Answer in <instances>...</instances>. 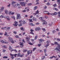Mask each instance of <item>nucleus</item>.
Returning a JSON list of instances; mask_svg holds the SVG:
<instances>
[{
	"instance_id": "obj_1",
	"label": "nucleus",
	"mask_w": 60,
	"mask_h": 60,
	"mask_svg": "<svg viewBox=\"0 0 60 60\" xmlns=\"http://www.w3.org/2000/svg\"><path fill=\"white\" fill-rule=\"evenodd\" d=\"M8 38L9 40L8 41L9 42H11V43H14V41L12 40V39L11 38H10V37H9Z\"/></svg>"
},
{
	"instance_id": "obj_2",
	"label": "nucleus",
	"mask_w": 60,
	"mask_h": 60,
	"mask_svg": "<svg viewBox=\"0 0 60 60\" xmlns=\"http://www.w3.org/2000/svg\"><path fill=\"white\" fill-rule=\"evenodd\" d=\"M20 4L22 6H25L26 5L25 4V3L24 2H20Z\"/></svg>"
},
{
	"instance_id": "obj_3",
	"label": "nucleus",
	"mask_w": 60,
	"mask_h": 60,
	"mask_svg": "<svg viewBox=\"0 0 60 60\" xmlns=\"http://www.w3.org/2000/svg\"><path fill=\"white\" fill-rule=\"evenodd\" d=\"M19 44H20V47L21 48H23V46H24V45H23V42H20L19 43Z\"/></svg>"
},
{
	"instance_id": "obj_4",
	"label": "nucleus",
	"mask_w": 60,
	"mask_h": 60,
	"mask_svg": "<svg viewBox=\"0 0 60 60\" xmlns=\"http://www.w3.org/2000/svg\"><path fill=\"white\" fill-rule=\"evenodd\" d=\"M54 43L56 45H57L58 46V48H59L60 49V45L59 44H58L57 42H55Z\"/></svg>"
},
{
	"instance_id": "obj_5",
	"label": "nucleus",
	"mask_w": 60,
	"mask_h": 60,
	"mask_svg": "<svg viewBox=\"0 0 60 60\" xmlns=\"http://www.w3.org/2000/svg\"><path fill=\"white\" fill-rule=\"evenodd\" d=\"M18 23L17 22L15 21V24H13V25L15 26H18Z\"/></svg>"
},
{
	"instance_id": "obj_6",
	"label": "nucleus",
	"mask_w": 60,
	"mask_h": 60,
	"mask_svg": "<svg viewBox=\"0 0 60 60\" xmlns=\"http://www.w3.org/2000/svg\"><path fill=\"white\" fill-rule=\"evenodd\" d=\"M20 18H21V16H20V14H18L17 15V19H20Z\"/></svg>"
},
{
	"instance_id": "obj_7",
	"label": "nucleus",
	"mask_w": 60,
	"mask_h": 60,
	"mask_svg": "<svg viewBox=\"0 0 60 60\" xmlns=\"http://www.w3.org/2000/svg\"><path fill=\"white\" fill-rule=\"evenodd\" d=\"M60 49L59 48L58 49L56 47L55 49V50H58V51H59V53H60Z\"/></svg>"
},
{
	"instance_id": "obj_8",
	"label": "nucleus",
	"mask_w": 60,
	"mask_h": 60,
	"mask_svg": "<svg viewBox=\"0 0 60 60\" xmlns=\"http://www.w3.org/2000/svg\"><path fill=\"white\" fill-rule=\"evenodd\" d=\"M41 21L43 22V25H46V24H47V22L46 21L45 22L44 20H42Z\"/></svg>"
},
{
	"instance_id": "obj_9",
	"label": "nucleus",
	"mask_w": 60,
	"mask_h": 60,
	"mask_svg": "<svg viewBox=\"0 0 60 60\" xmlns=\"http://www.w3.org/2000/svg\"><path fill=\"white\" fill-rule=\"evenodd\" d=\"M10 55L11 56V58L12 59L14 58V57L13 56H14V54H12L11 53L10 54Z\"/></svg>"
},
{
	"instance_id": "obj_10",
	"label": "nucleus",
	"mask_w": 60,
	"mask_h": 60,
	"mask_svg": "<svg viewBox=\"0 0 60 60\" xmlns=\"http://www.w3.org/2000/svg\"><path fill=\"white\" fill-rule=\"evenodd\" d=\"M4 9V7H2L1 8V9L0 10V13H1L2 11H3Z\"/></svg>"
},
{
	"instance_id": "obj_11",
	"label": "nucleus",
	"mask_w": 60,
	"mask_h": 60,
	"mask_svg": "<svg viewBox=\"0 0 60 60\" xmlns=\"http://www.w3.org/2000/svg\"><path fill=\"white\" fill-rule=\"evenodd\" d=\"M39 41V43H41V42H42V41H43L44 40L43 39H38Z\"/></svg>"
},
{
	"instance_id": "obj_12",
	"label": "nucleus",
	"mask_w": 60,
	"mask_h": 60,
	"mask_svg": "<svg viewBox=\"0 0 60 60\" xmlns=\"http://www.w3.org/2000/svg\"><path fill=\"white\" fill-rule=\"evenodd\" d=\"M21 55L20 53L19 52L18 54H17V57H20V55Z\"/></svg>"
},
{
	"instance_id": "obj_13",
	"label": "nucleus",
	"mask_w": 60,
	"mask_h": 60,
	"mask_svg": "<svg viewBox=\"0 0 60 60\" xmlns=\"http://www.w3.org/2000/svg\"><path fill=\"white\" fill-rule=\"evenodd\" d=\"M9 13L10 14H11V15H13L14 14V13H13L11 11H9Z\"/></svg>"
},
{
	"instance_id": "obj_14",
	"label": "nucleus",
	"mask_w": 60,
	"mask_h": 60,
	"mask_svg": "<svg viewBox=\"0 0 60 60\" xmlns=\"http://www.w3.org/2000/svg\"><path fill=\"white\" fill-rule=\"evenodd\" d=\"M57 13L56 12H55L54 14H51V15H57Z\"/></svg>"
},
{
	"instance_id": "obj_15",
	"label": "nucleus",
	"mask_w": 60,
	"mask_h": 60,
	"mask_svg": "<svg viewBox=\"0 0 60 60\" xmlns=\"http://www.w3.org/2000/svg\"><path fill=\"white\" fill-rule=\"evenodd\" d=\"M33 21H36L37 20V19H36L34 17L33 18Z\"/></svg>"
},
{
	"instance_id": "obj_16",
	"label": "nucleus",
	"mask_w": 60,
	"mask_h": 60,
	"mask_svg": "<svg viewBox=\"0 0 60 60\" xmlns=\"http://www.w3.org/2000/svg\"><path fill=\"white\" fill-rule=\"evenodd\" d=\"M5 18H6L7 20H10V19H9V16H6Z\"/></svg>"
},
{
	"instance_id": "obj_17",
	"label": "nucleus",
	"mask_w": 60,
	"mask_h": 60,
	"mask_svg": "<svg viewBox=\"0 0 60 60\" xmlns=\"http://www.w3.org/2000/svg\"><path fill=\"white\" fill-rule=\"evenodd\" d=\"M49 44L47 43V44L45 46V47H46V49H47V47H48V46H49Z\"/></svg>"
},
{
	"instance_id": "obj_18",
	"label": "nucleus",
	"mask_w": 60,
	"mask_h": 60,
	"mask_svg": "<svg viewBox=\"0 0 60 60\" xmlns=\"http://www.w3.org/2000/svg\"><path fill=\"white\" fill-rule=\"evenodd\" d=\"M7 28V27L5 26L4 27H2L1 28V29H3V30H5V28Z\"/></svg>"
},
{
	"instance_id": "obj_19",
	"label": "nucleus",
	"mask_w": 60,
	"mask_h": 60,
	"mask_svg": "<svg viewBox=\"0 0 60 60\" xmlns=\"http://www.w3.org/2000/svg\"><path fill=\"white\" fill-rule=\"evenodd\" d=\"M11 18H12L13 19H15V17L14 16H12L11 17Z\"/></svg>"
},
{
	"instance_id": "obj_20",
	"label": "nucleus",
	"mask_w": 60,
	"mask_h": 60,
	"mask_svg": "<svg viewBox=\"0 0 60 60\" xmlns=\"http://www.w3.org/2000/svg\"><path fill=\"white\" fill-rule=\"evenodd\" d=\"M21 23L23 24H26V22H25V21H23Z\"/></svg>"
},
{
	"instance_id": "obj_21",
	"label": "nucleus",
	"mask_w": 60,
	"mask_h": 60,
	"mask_svg": "<svg viewBox=\"0 0 60 60\" xmlns=\"http://www.w3.org/2000/svg\"><path fill=\"white\" fill-rule=\"evenodd\" d=\"M45 58V56H42V57L41 60H43V59H44Z\"/></svg>"
},
{
	"instance_id": "obj_22",
	"label": "nucleus",
	"mask_w": 60,
	"mask_h": 60,
	"mask_svg": "<svg viewBox=\"0 0 60 60\" xmlns=\"http://www.w3.org/2000/svg\"><path fill=\"white\" fill-rule=\"evenodd\" d=\"M49 12L46 11V14H47L48 15H49Z\"/></svg>"
},
{
	"instance_id": "obj_23",
	"label": "nucleus",
	"mask_w": 60,
	"mask_h": 60,
	"mask_svg": "<svg viewBox=\"0 0 60 60\" xmlns=\"http://www.w3.org/2000/svg\"><path fill=\"white\" fill-rule=\"evenodd\" d=\"M12 49V48H11V46H9V50H11Z\"/></svg>"
},
{
	"instance_id": "obj_24",
	"label": "nucleus",
	"mask_w": 60,
	"mask_h": 60,
	"mask_svg": "<svg viewBox=\"0 0 60 60\" xmlns=\"http://www.w3.org/2000/svg\"><path fill=\"white\" fill-rule=\"evenodd\" d=\"M0 18H5V17L3 15H1L0 16Z\"/></svg>"
},
{
	"instance_id": "obj_25",
	"label": "nucleus",
	"mask_w": 60,
	"mask_h": 60,
	"mask_svg": "<svg viewBox=\"0 0 60 60\" xmlns=\"http://www.w3.org/2000/svg\"><path fill=\"white\" fill-rule=\"evenodd\" d=\"M50 42V40H48L46 42V43H49Z\"/></svg>"
},
{
	"instance_id": "obj_26",
	"label": "nucleus",
	"mask_w": 60,
	"mask_h": 60,
	"mask_svg": "<svg viewBox=\"0 0 60 60\" xmlns=\"http://www.w3.org/2000/svg\"><path fill=\"white\" fill-rule=\"evenodd\" d=\"M36 14H39V11H38V10H37L36 11Z\"/></svg>"
},
{
	"instance_id": "obj_27",
	"label": "nucleus",
	"mask_w": 60,
	"mask_h": 60,
	"mask_svg": "<svg viewBox=\"0 0 60 60\" xmlns=\"http://www.w3.org/2000/svg\"><path fill=\"white\" fill-rule=\"evenodd\" d=\"M15 3H16V2H12L11 5H13L14 4H15Z\"/></svg>"
},
{
	"instance_id": "obj_28",
	"label": "nucleus",
	"mask_w": 60,
	"mask_h": 60,
	"mask_svg": "<svg viewBox=\"0 0 60 60\" xmlns=\"http://www.w3.org/2000/svg\"><path fill=\"white\" fill-rule=\"evenodd\" d=\"M40 44H38V46L39 47H40L41 46V43H40Z\"/></svg>"
},
{
	"instance_id": "obj_29",
	"label": "nucleus",
	"mask_w": 60,
	"mask_h": 60,
	"mask_svg": "<svg viewBox=\"0 0 60 60\" xmlns=\"http://www.w3.org/2000/svg\"><path fill=\"white\" fill-rule=\"evenodd\" d=\"M32 3H29L27 5V6H31L32 5Z\"/></svg>"
},
{
	"instance_id": "obj_30",
	"label": "nucleus",
	"mask_w": 60,
	"mask_h": 60,
	"mask_svg": "<svg viewBox=\"0 0 60 60\" xmlns=\"http://www.w3.org/2000/svg\"><path fill=\"white\" fill-rule=\"evenodd\" d=\"M37 8V7L35 6L34 8V10H35Z\"/></svg>"
},
{
	"instance_id": "obj_31",
	"label": "nucleus",
	"mask_w": 60,
	"mask_h": 60,
	"mask_svg": "<svg viewBox=\"0 0 60 60\" xmlns=\"http://www.w3.org/2000/svg\"><path fill=\"white\" fill-rule=\"evenodd\" d=\"M5 13L6 14H7V13H8V11L7 10H6L5 11Z\"/></svg>"
},
{
	"instance_id": "obj_32",
	"label": "nucleus",
	"mask_w": 60,
	"mask_h": 60,
	"mask_svg": "<svg viewBox=\"0 0 60 60\" xmlns=\"http://www.w3.org/2000/svg\"><path fill=\"white\" fill-rule=\"evenodd\" d=\"M28 20L30 22H32V19H29Z\"/></svg>"
},
{
	"instance_id": "obj_33",
	"label": "nucleus",
	"mask_w": 60,
	"mask_h": 60,
	"mask_svg": "<svg viewBox=\"0 0 60 60\" xmlns=\"http://www.w3.org/2000/svg\"><path fill=\"white\" fill-rule=\"evenodd\" d=\"M10 29V27H8V28H7V29H6V30H8Z\"/></svg>"
},
{
	"instance_id": "obj_34",
	"label": "nucleus",
	"mask_w": 60,
	"mask_h": 60,
	"mask_svg": "<svg viewBox=\"0 0 60 60\" xmlns=\"http://www.w3.org/2000/svg\"><path fill=\"white\" fill-rule=\"evenodd\" d=\"M0 42H2V43H4V41L2 40H0Z\"/></svg>"
},
{
	"instance_id": "obj_35",
	"label": "nucleus",
	"mask_w": 60,
	"mask_h": 60,
	"mask_svg": "<svg viewBox=\"0 0 60 60\" xmlns=\"http://www.w3.org/2000/svg\"><path fill=\"white\" fill-rule=\"evenodd\" d=\"M29 54L30 53V51H28L27 52V54L28 55H29Z\"/></svg>"
},
{
	"instance_id": "obj_36",
	"label": "nucleus",
	"mask_w": 60,
	"mask_h": 60,
	"mask_svg": "<svg viewBox=\"0 0 60 60\" xmlns=\"http://www.w3.org/2000/svg\"><path fill=\"white\" fill-rule=\"evenodd\" d=\"M22 25V23H20V24L18 25L19 26H21Z\"/></svg>"
},
{
	"instance_id": "obj_37",
	"label": "nucleus",
	"mask_w": 60,
	"mask_h": 60,
	"mask_svg": "<svg viewBox=\"0 0 60 60\" xmlns=\"http://www.w3.org/2000/svg\"><path fill=\"white\" fill-rule=\"evenodd\" d=\"M39 19L40 20H42V19H43V18L42 17H41L39 18Z\"/></svg>"
},
{
	"instance_id": "obj_38",
	"label": "nucleus",
	"mask_w": 60,
	"mask_h": 60,
	"mask_svg": "<svg viewBox=\"0 0 60 60\" xmlns=\"http://www.w3.org/2000/svg\"><path fill=\"white\" fill-rule=\"evenodd\" d=\"M36 49V48H33V51H34Z\"/></svg>"
},
{
	"instance_id": "obj_39",
	"label": "nucleus",
	"mask_w": 60,
	"mask_h": 60,
	"mask_svg": "<svg viewBox=\"0 0 60 60\" xmlns=\"http://www.w3.org/2000/svg\"><path fill=\"white\" fill-rule=\"evenodd\" d=\"M7 35V33L6 32H5L4 34V36H6V35Z\"/></svg>"
},
{
	"instance_id": "obj_40",
	"label": "nucleus",
	"mask_w": 60,
	"mask_h": 60,
	"mask_svg": "<svg viewBox=\"0 0 60 60\" xmlns=\"http://www.w3.org/2000/svg\"><path fill=\"white\" fill-rule=\"evenodd\" d=\"M23 56H24V54H22V55H21V54L20 55V57H23Z\"/></svg>"
},
{
	"instance_id": "obj_41",
	"label": "nucleus",
	"mask_w": 60,
	"mask_h": 60,
	"mask_svg": "<svg viewBox=\"0 0 60 60\" xmlns=\"http://www.w3.org/2000/svg\"><path fill=\"white\" fill-rule=\"evenodd\" d=\"M3 48H5V49H6V48H7L6 45H4V46H3Z\"/></svg>"
},
{
	"instance_id": "obj_42",
	"label": "nucleus",
	"mask_w": 60,
	"mask_h": 60,
	"mask_svg": "<svg viewBox=\"0 0 60 60\" xmlns=\"http://www.w3.org/2000/svg\"><path fill=\"white\" fill-rule=\"evenodd\" d=\"M42 30L43 31V32H45V29L44 28H42Z\"/></svg>"
},
{
	"instance_id": "obj_43",
	"label": "nucleus",
	"mask_w": 60,
	"mask_h": 60,
	"mask_svg": "<svg viewBox=\"0 0 60 60\" xmlns=\"http://www.w3.org/2000/svg\"><path fill=\"white\" fill-rule=\"evenodd\" d=\"M26 51H27V50H24L23 51V52L25 53L26 52Z\"/></svg>"
},
{
	"instance_id": "obj_44",
	"label": "nucleus",
	"mask_w": 60,
	"mask_h": 60,
	"mask_svg": "<svg viewBox=\"0 0 60 60\" xmlns=\"http://www.w3.org/2000/svg\"><path fill=\"white\" fill-rule=\"evenodd\" d=\"M37 38H38V35L36 36L35 38V40H36V39H37Z\"/></svg>"
},
{
	"instance_id": "obj_45",
	"label": "nucleus",
	"mask_w": 60,
	"mask_h": 60,
	"mask_svg": "<svg viewBox=\"0 0 60 60\" xmlns=\"http://www.w3.org/2000/svg\"><path fill=\"white\" fill-rule=\"evenodd\" d=\"M31 25L32 26H34V24H33V23H30V25Z\"/></svg>"
},
{
	"instance_id": "obj_46",
	"label": "nucleus",
	"mask_w": 60,
	"mask_h": 60,
	"mask_svg": "<svg viewBox=\"0 0 60 60\" xmlns=\"http://www.w3.org/2000/svg\"><path fill=\"white\" fill-rule=\"evenodd\" d=\"M38 27H37L35 29V31H37V30H38Z\"/></svg>"
},
{
	"instance_id": "obj_47",
	"label": "nucleus",
	"mask_w": 60,
	"mask_h": 60,
	"mask_svg": "<svg viewBox=\"0 0 60 60\" xmlns=\"http://www.w3.org/2000/svg\"><path fill=\"white\" fill-rule=\"evenodd\" d=\"M30 34H34V33H33V32H30Z\"/></svg>"
},
{
	"instance_id": "obj_48",
	"label": "nucleus",
	"mask_w": 60,
	"mask_h": 60,
	"mask_svg": "<svg viewBox=\"0 0 60 60\" xmlns=\"http://www.w3.org/2000/svg\"><path fill=\"white\" fill-rule=\"evenodd\" d=\"M3 58H7L8 57L7 56H4V57H3Z\"/></svg>"
},
{
	"instance_id": "obj_49",
	"label": "nucleus",
	"mask_w": 60,
	"mask_h": 60,
	"mask_svg": "<svg viewBox=\"0 0 60 60\" xmlns=\"http://www.w3.org/2000/svg\"><path fill=\"white\" fill-rule=\"evenodd\" d=\"M29 44H30V45H33V44L31 42L29 43Z\"/></svg>"
},
{
	"instance_id": "obj_50",
	"label": "nucleus",
	"mask_w": 60,
	"mask_h": 60,
	"mask_svg": "<svg viewBox=\"0 0 60 60\" xmlns=\"http://www.w3.org/2000/svg\"><path fill=\"white\" fill-rule=\"evenodd\" d=\"M53 6L54 7H56V4H54L53 5Z\"/></svg>"
},
{
	"instance_id": "obj_51",
	"label": "nucleus",
	"mask_w": 60,
	"mask_h": 60,
	"mask_svg": "<svg viewBox=\"0 0 60 60\" xmlns=\"http://www.w3.org/2000/svg\"><path fill=\"white\" fill-rule=\"evenodd\" d=\"M26 40H30V39L29 38L26 37Z\"/></svg>"
},
{
	"instance_id": "obj_52",
	"label": "nucleus",
	"mask_w": 60,
	"mask_h": 60,
	"mask_svg": "<svg viewBox=\"0 0 60 60\" xmlns=\"http://www.w3.org/2000/svg\"><path fill=\"white\" fill-rule=\"evenodd\" d=\"M30 31L31 32H34V30H32V29H30Z\"/></svg>"
},
{
	"instance_id": "obj_53",
	"label": "nucleus",
	"mask_w": 60,
	"mask_h": 60,
	"mask_svg": "<svg viewBox=\"0 0 60 60\" xmlns=\"http://www.w3.org/2000/svg\"><path fill=\"white\" fill-rule=\"evenodd\" d=\"M4 43L5 44H7V43H8V42L4 41Z\"/></svg>"
},
{
	"instance_id": "obj_54",
	"label": "nucleus",
	"mask_w": 60,
	"mask_h": 60,
	"mask_svg": "<svg viewBox=\"0 0 60 60\" xmlns=\"http://www.w3.org/2000/svg\"><path fill=\"white\" fill-rule=\"evenodd\" d=\"M57 2L59 3H60V0H57Z\"/></svg>"
},
{
	"instance_id": "obj_55",
	"label": "nucleus",
	"mask_w": 60,
	"mask_h": 60,
	"mask_svg": "<svg viewBox=\"0 0 60 60\" xmlns=\"http://www.w3.org/2000/svg\"><path fill=\"white\" fill-rule=\"evenodd\" d=\"M47 5H50V4H49V2H48L47 3Z\"/></svg>"
},
{
	"instance_id": "obj_56",
	"label": "nucleus",
	"mask_w": 60,
	"mask_h": 60,
	"mask_svg": "<svg viewBox=\"0 0 60 60\" xmlns=\"http://www.w3.org/2000/svg\"><path fill=\"white\" fill-rule=\"evenodd\" d=\"M22 41L24 43H26V41H24V39H23Z\"/></svg>"
},
{
	"instance_id": "obj_57",
	"label": "nucleus",
	"mask_w": 60,
	"mask_h": 60,
	"mask_svg": "<svg viewBox=\"0 0 60 60\" xmlns=\"http://www.w3.org/2000/svg\"><path fill=\"white\" fill-rule=\"evenodd\" d=\"M15 37L16 38H19V36L18 35H17L15 36Z\"/></svg>"
},
{
	"instance_id": "obj_58",
	"label": "nucleus",
	"mask_w": 60,
	"mask_h": 60,
	"mask_svg": "<svg viewBox=\"0 0 60 60\" xmlns=\"http://www.w3.org/2000/svg\"><path fill=\"white\" fill-rule=\"evenodd\" d=\"M22 11V12H26V10H23Z\"/></svg>"
},
{
	"instance_id": "obj_59",
	"label": "nucleus",
	"mask_w": 60,
	"mask_h": 60,
	"mask_svg": "<svg viewBox=\"0 0 60 60\" xmlns=\"http://www.w3.org/2000/svg\"><path fill=\"white\" fill-rule=\"evenodd\" d=\"M6 51V50H5L3 49V52H5Z\"/></svg>"
},
{
	"instance_id": "obj_60",
	"label": "nucleus",
	"mask_w": 60,
	"mask_h": 60,
	"mask_svg": "<svg viewBox=\"0 0 60 60\" xmlns=\"http://www.w3.org/2000/svg\"><path fill=\"white\" fill-rule=\"evenodd\" d=\"M36 16L37 18H39V15H37Z\"/></svg>"
},
{
	"instance_id": "obj_61",
	"label": "nucleus",
	"mask_w": 60,
	"mask_h": 60,
	"mask_svg": "<svg viewBox=\"0 0 60 60\" xmlns=\"http://www.w3.org/2000/svg\"><path fill=\"white\" fill-rule=\"evenodd\" d=\"M47 8V6H45L44 8L45 9H46V8Z\"/></svg>"
},
{
	"instance_id": "obj_62",
	"label": "nucleus",
	"mask_w": 60,
	"mask_h": 60,
	"mask_svg": "<svg viewBox=\"0 0 60 60\" xmlns=\"http://www.w3.org/2000/svg\"><path fill=\"white\" fill-rule=\"evenodd\" d=\"M20 29L21 30H23V27H21Z\"/></svg>"
},
{
	"instance_id": "obj_63",
	"label": "nucleus",
	"mask_w": 60,
	"mask_h": 60,
	"mask_svg": "<svg viewBox=\"0 0 60 60\" xmlns=\"http://www.w3.org/2000/svg\"><path fill=\"white\" fill-rule=\"evenodd\" d=\"M57 40L58 41H60V39L59 38H57Z\"/></svg>"
},
{
	"instance_id": "obj_64",
	"label": "nucleus",
	"mask_w": 60,
	"mask_h": 60,
	"mask_svg": "<svg viewBox=\"0 0 60 60\" xmlns=\"http://www.w3.org/2000/svg\"><path fill=\"white\" fill-rule=\"evenodd\" d=\"M13 33L15 34H17V32L15 31H14Z\"/></svg>"
}]
</instances>
